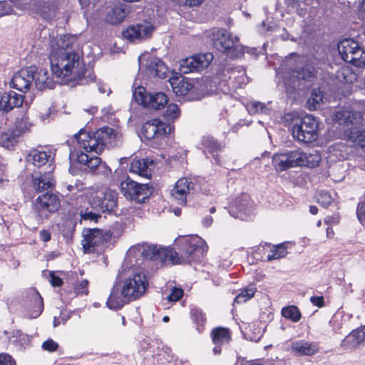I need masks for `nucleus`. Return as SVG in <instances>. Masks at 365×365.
I'll use <instances>...</instances> for the list:
<instances>
[{"label": "nucleus", "mask_w": 365, "mask_h": 365, "mask_svg": "<svg viewBox=\"0 0 365 365\" xmlns=\"http://www.w3.org/2000/svg\"><path fill=\"white\" fill-rule=\"evenodd\" d=\"M334 119L339 125L348 128V135L351 141H361L365 138V128L362 126L363 119L360 112L341 109L335 112Z\"/></svg>", "instance_id": "39448f33"}, {"label": "nucleus", "mask_w": 365, "mask_h": 365, "mask_svg": "<svg viewBox=\"0 0 365 365\" xmlns=\"http://www.w3.org/2000/svg\"><path fill=\"white\" fill-rule=\"evenodd\" d=\"M13 6L12 0L0 1V16L11 14L14 11Z\"/></svg>", "instance_id": "603ef678"}, {"label": "nucleus", "mask_w": 365, "mask_h": 365, "mask_svg": "<svg viewBox=\"0 0 365 365\" xmlns=\"http://www.w3.org/2000/svg\"><path fill=\"white\" fill-rule=\"evenodd\" d=\"M33 186L38 191H43L52 187L54 185V180L51 170L41 173H36L32 175Z\"/></svg>", "instance_id": "a878e982"}, {"label": "nucleus", "mask_w": 365, "mask_h": 365, "mask_svg": "<svg viewBox=\"0 0 365 365\" xmlns=\"http://www.w3.org/2000/svg\"><path fill=\"white\" fill-rule=\"evenodd\" d=\"M146 66L151 74H153L160 78H164L167 76V66L160 58L157 57H150L147 62Z\"/></svg>", "instance_id": "7c9ffc66"}, {"label": "nucleus", "mask_w": 365, "mask_h": 365, "mask_svg": "<svg viewBox=\"0 0 365 365\" xmlns=\"http://www.w3.org/2000/svg\"><path fill=\"white\" fill-rule=\"evenodd\" d=\"M24 100V96L13 91L4 92L0 95V111L8 113L16 107H20Z\"/></svg>", "instance_id": "412c9836"}, {"label": "nucleus", "mask_w": 365, "mask_h": 365, "mask_svg": "<svg viewBox=\"0 0 365 365\" xmlns=\"http://www.w3.org/2000/svg\"><path fill=\"white\" fill-rule=\"evenodd\" d=\"M77 160L79 163L87 165L95 173L102 163L100 158L91 156L83 151L77 154Z\"/></svg>", "instance_id": "72a5a7b5"}, {"label": "nucleus", "mask_w": 365, "mask_h": 365, "mask_svg": "<svg viewBox=\"0 0 365 365\" xmlns=\"http://www.w3.org/2000/svg\"><path fill=\"white\" fill-rule=\"evenodd\" d=\"M125 11L122 5L107 7L105 10L104 21L110 24H117L123 21Z\"/></svg>", "instance_id": "cd10ccee"}, {"label": "nucleus", "mask_w": 365, "mask_h": 365, "mask_svg": "<svg viewBox=\"0 0 365 365\" xmlns=\"http://www.w3.org/2000/svg\"><path fill=\"white\" fill-rule=\"evenodd\" d=\"M337 79L344 83H353L357 79V75L348 66L341 68L336 73Z\"/></svg>", "instance_id": "c9c22d12"}, {"label": "nucleus", "mask_w": 365, "mask_h": 365, "mask_svg": "<svg viewBox=\"0 0 365 365\" xmlns=\"http://www.w3.org/2000/svg\"><path fill=\"white\" fill-rule=\"evenodd\" d=\"M359 14L363 19H365V0H362L359 4Z\"/></svg>", "instance_id": "69168bd1"}, {"label": "nucleus", "mask_w": 365, "mask_h": 365, "mask_svg": "<svg viewBox=\"0 0 365 365\" xmlns=\"http://www.w3.org/2000/svg\"><path fill=\"white\" fill-rule=\"evenodd\" d=\"M41 347L45 351L53 352L58 349V344L52 339H48L42 344Z\"/></svg>", "instance_id": "5fc2aeb1"}, {"label": "nucleus", "mask_w": 365, "mask_h": 365, "mask_svg": "<svg viewBox=\"0 0 365 365\" xmlns=\"http://www.w3.org/2000/svg\"><path fill=\"white\" fill-rule=\"evenodd\" d=\"M190 314L192 320L197 325V329L199 332H201L206 322L205 314L202 309L195 307L191 309Z\"/></svg>", "instance_id": "58836bf2"}, {"label": "nucleus", "mask_w": 365, "mask_h": 365, "mask_svg": "<svg viewBox=\"0 0 365 365\" xmlns=\"http://www.w3.org/2000/svg\"><path fill=\"white\" fill-rule=\"evenodd\" d=\"M356 215L359 220L365 225V201H361L358 204Z\"/></svg>", "instance_id": "6e6d98bb"}, {"label": "nucleus", "mask_w": 365, "mask_h": 365, "mask_svg": "<svg viewBox=\"0 0 365 365\" xmlns=\"http://www.w3.org/2000/svg\"><path fill=\"white\" fill-rule=\"evenodd\" d=\"M153 31L154 26L152 24L148 21H144L142 24H137L129 26L123 31V36L125 38L133 41L149 38Z\"/></svg>", "instance_id": "f3484780"}, {"label": "nucleus", "mask_w": 365, "mask_h": 365, "mask_svg": "<svg viewBox=\"0 0 365 365\" xmlns=\"http://www.w3.org/2000/svg\"><path fill=\"white\" fill-rule=\"evenodd\" d=\"M255 292V286L250 284L246 287L237 296H236L235 302L238 304L245 302L254 296Z\"/></svg>", "instance_id": "c03bdc74"}, {"label": "nucleus", "mask_w": 365, "mask_h": 365, "mask_svg": "<svg viewBox=\"0 0 365 365\" xmlns=\"http://www.w3.org/2000/svg\"><path fill=\"white\" fill-rule=\"evenodd\" d=\"M34 76V82L38 90L42 91L46 88H53L54 82L46 69L41 68L38 71L36 70Z\"/></svg>", "instance_id": "c85d7f7f"}, {"label": "nucleus", "mask_w": 365, "mask_h": 365, "mask_svg": "<svg viewBox=\"0 0 365 365\" xmlns=\"http://www.w3.org/2000/svg\"><path fill=\"white\" fill-rule=\"evenodd\" d=\"M0 365H16L14 359L8 354H0Z\"/></svg>", "instance_id": "4d7b16f0"}, {"label": "nucleus", "mask_w": 365, "mask_h": 365, "mask_svg": "<svg viewBox=\"0 0 365 365\" xmlns=\"http://www.w3.org/2000/svg\"><path fill=\"white\" fill-rule=\"evenodd\" d=\"M50 283L53 287H60L63 284V280L59 277L56 276L53 272H51Z\"/></svg>", "instance_id": "e2e57ef3"}, {"label": "nucleus", "mask_w": 365, "mask_h": 365, "mask_svg": "<svg viewBox=\"0 0 365 365\" xmlns=\"http://www.w3.org/2000/svg\"><path fill=\"white\" fill-rule=\"evenodd\" d=\"M170 85L173 92L178 96H186L193 88V85L185 78L173 80Z\"/></svg>", "instance_id": "473e14b6"}, {"label": "nucleus", "mask_w": 365, "mask_h": 365, "mask_svg": "<svg viewBox=\"0 0 365 365\" xmlns=\"http://www.w3.org/2000/svg\"><path fill=\"white\" fill-rule=\"evenodd\" d=\"M292 135L299 142H313L318 138V123L312 115H305L293 125Z\"/></svg>", "instance_id": "1a4fd4ad"}, {"label": "nucleus", "mask_w": 365, "mask_h": 365, "mask_svg": "<svg viewBox=\"0 0 365 365\" xmlns=\"http://www.w3.org/2000/svg\"><path fill=\"white\" fill-rule=\"evenodd\" d=\"M180 109L176 104H169L165 113L164 117L168 120H175L180 116Z\"/></svg>", "instance_id": "de8ad7c7"}, {"label": "nucleus", "mask_w": 365, "mask_h": 365, "mask_svg": "<svg viewBox=\"0 0 365 365\" xmlns=\"http://www.w3.org/2000/svg\"><path fill=\"white\" fill-rule=\"evenodd\" d=\"M341 346L344 349H355L359 347L360 344L350 333L341 341Z\"/></svg>", "instance_id": "09e8293b"}, {"label": "nucleus", "mask_w": 365, "mask_h": 365, "mask_svg": "<svg viewBox=\"0 0 365 365\" xmlns=\"http://www.w3.org/2000/svg\"><path fill=\"white\" fill-rule=\"evenodd\" d=\"M230 334L228 329L217 327L212 331V340L215 345L213 348V352L219 354L221 352L220 346L230 340Z\"/></svg>", "instance_id": "bb28decb"}, {"label": "nucleus", "mask_w": 365, "mask_h": 365, "mask_svg": "<svg viewBox=\"0 0 365 365\" xmlns=\"http://www.w3.org/2000/svg\"><path fill=\"white\" fill-rule=\"evenodd\" d=\"M208 250L205 241L198 236H191L182 240L180 255L170 247H158L154 245H138L131 247L128 255L135 257L141 256L145 259L172 264L190 263L202 257Z\"/></svg>", "instance_id": "f03ea898"}, {"label": "nucleus", "mask_w": 365, "mask_h": 365, "mask_svg": "<svg viewBox=\"0 0 365 365\" xmlns=\"http://www.w3.org/2000/svg\"><path fill=\"white\" fill-rule=\"evenodd\" d=\"M113 135L114 130L113 128L103 127L93 133H87L81 129L75 134L74 138L80 148H83L85 152H95L99 154L108 143H110Z\"/></svg>", "instance_id": "20e7f679"}, {"label": "nucleus", "mask_w": 365, "mask_h": 365, "mask_svg": "<svg viewBox=\"0 0 365 365\" xmlns=\"http://www.w3.org/2000/svg\"><path fill=\"white\" fill-rule=\"evenodd\" d=\"M153 187L148 184L136 182L127 178L120 182V192L125 198L137 202H144L153 192Z\"/></svg>", "instance_id": "9d476101"}, {"label": "nucleus", "mask_w": 365, "mask_h": 365, "mask_svg": "<svg viewBox=\"0 0 365 365\" xmlns=\"http://www.w3.org/2000/svg\"><path fill=\"white\" fill-rule=\"evenodd\" d=\"M37 4L38 5L34 7L33 13L38 14L47 21L54 19L59 4L56 0H37Z\"/></svg>", "instance_id": "aec40b11"}, {"label": "nucleus", "mask_w": 365, "mask_h": 365, "mask_svg": "<svg viewBox=\"0 0 365 365\" xmlns=\"http://www.w3.org/2000/svg\"><path fill=\"white\" fill-rule=\"evenodd\" d=\"M251 212L252 202L247 194L242 195L241 198L236 201L235 205L230 210V213L232 217L241 220H248L250 219Z\"/></svg>", "instance_id": "6ab92c4d"}, {"label": "nucleus", "mask_w": 365, "mask_h": 365, "mask_svg": "<svg viewBox=\"0 0 365 365\" xmlns=\"http://www.w3.org/2000/svg\"><path fill=\"white\" fill-rule=\"evenodd\" d=\"M183 295V291L180 288L173 287L170 294L167 297V299L170 302H177Z\"/></svg>", "instance_id": "864d4df0"}, {"label": "nucleus", "mask_w": 365, "mask_h": 365, "mask_svg": "<svg viewBox=\"0 0 365 365\" xmlns=\"http://www.w3.org/2000/svg\"><path fill=\"white\" fill-rule=\"evenodd\" d=\"M148 287V282L145 274L133 272L114 285L106 304L109 309L117 310L125 304L143 296Z\"/></svg>", "instance_id": "7ed1b4c3"}, {"label": "nucleus", "mask_w": 365, "mask_h": 365, "mask_svg": "<svg viewBox=\"0 0 365 365\" xmlns=\"http://www.w3.org/2000/svg\"><path fill=\"white\" fill-rule=\"evenodd\" d=\"M202 144L205 149L212 155L216 163L220 165L221 160L217 152L222 150V144L211 136H204L202 139Z\"/></svg>", "instance_id": "2f4dec72"}, {"label": "nucleus", "mask_w": 365, "mask_h": 365, "mask_svg": "<svg viewBox=\"0 0 365 365\" xmlns=\"http://www.w3.org/2000/svg\"><path fill=\"white\" fill-rule=\"evenodd\" d=\"M282 314L284 317L289 319L294 322H299L302 317L299 309L294 305L284 307L282 309Z\"/></svg>", "instance_id": "a19ab883"}, {"label": "nucleus", "mask_w": 365, "mask_h": 365, "mask_svg": "<svg viewBox=\"0 0 365 365\" xmlns=\"http://www.w3.org/2000/svg\"><path fill=\"white\" fill-rule=\"evenodd\" d=\"M36 71L35 66L21 69L14 75L11 81V86L23 93L28 91L34 83Z\"/></svg>", "instance_id": "2eb2a0df"}, {"label": "nucleus", "mask_w": 365, "mask_h": 365, "mask_svg": "<svg viewBox=\"0 0 365 365\" xmlns=\"http://www.w3.org/2000/svg\"><path fill=\"white\" fill-rule=\"evenodd\" d=\"M154 161L149 158L133 159L129 171L140 176L149 178L151 176L152 168Z\"/></svg>", "instance_id": "5701e85b"}, {"label": "nucleus", "mask_w": 365, "mask_h": 365, "mask_svg": "<svg viewBox=\"0 0 365 365\" xmlns=\"http://www.w3.org/2000/svg\"><path fill=\"white\" fill-rule=\"evenodd\" d=\"M96 174L103 175L108 178L111 175V169L105 163H101L99 168L96 172Z\"/></svg>", "instance_id": "13d9d810"}, {"label": "nucleus", "mask_w": 365, "mask_h": 365, "mask_svg": "<svg viewBox=\"0 0 365 365\" xmlns=\"http://www.w3.org/2000/svg\"><path fill=\"white\" fill-rule=\"evenodd\" d=\"M293 75L294 77L299 80H304L308 82H312L316 78L314 69L309 66L294 71Z\"/></svg>", "instance_id": "4c0bfd02"}, {"label": "nucleus", "mask_w": 365, "mask_h": 365, "mask_svg": "<svg viewBox=\"0 0 365 365\" xmlns=\"http://www.w3.org/2000/svg\"><path fill=\"white\" fill-rule=\"evenodd\" d=\"M213 45L218 51L225 53L232 58H240L244 54V47L239 43V38L223 29L212 32Z\"/></svg>", "instance_id": "423d86ee"}, {"label": "nucleus", "mask_w": 365, "mask_h": 365, "mask_svg": "<svg viewBox=\"0 0 365 365\" xmlns=\"http://www.w3.org/2000/svg\"><path fill=\"white\" fill-rule=\"evenodd\" d=\"M339 222V218L338 217H327L325 219H324V222L327 223V224H336V223H338Z\"/></svg>", "instance_id": "774afa93"}, {"label": "nucleus", "mask_w": 365, "mask_h": 365, "mask_svg": "<svg viewBox=\"0 0 365 365\" xmlns=\"http://www.w3.org/2000/svg\"><path fill=\"white\" fill-rule=\"evenodd\" d=\"M173 130L170 124L165 123L158 119H153L145 123L141 128V138L147 140L167 136Z\"/></svg>", "instance_id": "4468645a"}, {"label": "nucleus", "mask_w": 365, "mask_h": 365, "mask_svg": "<svg viewBox=\"0 0 365 365\" xmlns=\"http://www.w3.org/2000/svg\"><path fill=\"white\" fill-rule=\"evenodd\" d=\"M290 350L298 356H312L319 351V344L315 341L297 340L291 343Z\"/></svg>", "instance_id": "4be33fe9"}, {"label": "nucleus", "mask_w": 365, "mask_h": 365, "mask_svg": "<svg viewBox=\"0 0 365 365\" xmlns=\"http://www.w3.org/2000/svg\"><path fill=\"white\" fill-rule=\"evenodd\" d=\"M88 282L86 279H83L79 282L76 287V292L78 294H87L88 293Z\"/></svg>", "instance_id": "052dcab7"}, {"label": "nucleus", "mask_w": 365, "mask_h": 365, "mask_svg": "<svg viewBox=\"0 0 365 365\" xmlns=\"http://www.w3.org/2000/svg\"><path fill=\"white\" fill-rule=\"evenodd\" d=\"M212 53H197L180 61V71L182 73L198 72L209 66L213 61Z\"/></svg>", "instance_id": "ddd939ff"}, {"label": "nucleus", "mask_w": 365, "mask_h": 365, "mask_svg": "<svg viewBox=\"0 0 365 365\" xmlns=\"http://www.w3.org/2000/svg\"><path fill=\"white\" fill-rule=\"evenodd\" d=\"M333 201L330 193L327 191H320L317 195V202L323 207H328Z\"/></svg>", "instance_id": "8fccbe9b"}, {"label": "nucleus", "mask_w": 365, "mask_h": 365, "mask_svg": "<svg viewBox=\"0 0 365 365\" xmlns=\"http://www.w3.org/2000/svg\"><path fill=\"white\" fill-rule=\"evenodd\" d=\"M192 190H194V183L187 178H182L176 182L170 193L177 204L185 206Z\"/></svg>", "instance_id": "dca6fc26"}, {"label": "nucleus", "mask_w": 365, "mask_h": 365, "mask_svg": "<svg viewBox=\"0 0 365 365\" xmlns=\"http://www.w3.org/2000/svg\"><path fill=\"white\" fill-rule=\"evenodd\" d=\"M338 51L344 61L356 67L365 66V50L357 41L344 39L338 44Z\"/></svg>", "instance_id": "0eeeda50"}, {"label": "nucleus", "mask_w": 365, "mask_h": 365, "mask_svg": "<svg viewBox=\"0 0 365 365\" xmlns=\"http://www.w3.org/2000/svg\"><path fill=\"white\" fill-rule=\"evenodd\" d=\"M351 334L355 338V339L358 341V343L361 345L365 342V325L361 326L360 327L353 330Z\"/></svg>", "instance_id": "3c124183"}, {"label": "nucleus", "mask_w": 365, "mask_h": 365, "mask_svg": "<svg viewBox=\"0 0 365 365\" xmlns=\"http://www.w3.org/2000/svg\"><path fill=\"white\" fill-rule=\"evenodd\" d=\"M21 132L19 130L8 129L0 133V145L4 148L13 146L20 137Z\"/></svg>", "instance_id": "f704fd0d"}, {"label": "nucleus", "mask_w": 365, "mask_h": 365, "mask_svg": "<svg viewBox=\"0 0 365 365\" xmlns=\"http://www.w3.org/2000/svg\"><path fill=\"white\" fill-rule=\"evenodd\" d=\"M60 207V197L50 192L38 196L34 202V211L41 220L48 218L51 214L57 212Z\"/></svg>", "instance_id": "9b49d317"}, {"label": "nucleus", "mask_w": 365, "mask_h": 365, "mask_svg": "<svg viewBox=\"0 0 365 365\" xmlns=\"http://www.w3.org/2000/svg\"><path fill=\"white\" fill-rule=\"evenodd\" d=\"M272 163L277 171L297 166V150L275 153L272 157Z\"/></svg>", "instance_id": "a211bd4d"}, {"label": "nucleus", "mask_w": 365, "mask_h": 365, "mask_svg": "<svg viewBox=\"0 0 365 365\" xmlns=\"http://www.w3.org/2000/svg\"><path fill=\"white\" fill-rule=\"evenodd\" d=\"M40 237L43 242H48L51 240V233L45 230L40 232Z\"/></svg>", "instance_id": "0e129e2a"}, {"label": "nucleus", "mask_w": 365, "mask_h": 365, "mask_svg": "<svg viewBox=\"0 0 365 365\" xmlns=\"http://www.w3.org/2000/svg\"><path fill=\"white\" fill-rule=\"evenodd\" d=\"M31 297L33 302L34 303V310L30 315L31 318H36L38 317L43 311V299L39 294V293L36 291H32Z\"/></svg>", "instance_id": "37998d69"}, {"label": "nucleus", "mask_w": 365, "mask_h": 365, "mask_svg": "<svg viewBox=\"0 0 365 365\" xmlns=\"http://www.w3.org/2000/svg\"><path fill=\"white\" fill-rule=\"evenodd\" d=\"M287 254V247L285 244L281 243L277 245H274L271 250V253L267 257V261L278 259L284 257Z\"/></svg>", "instance_id": "79ce46f5"}, {"label": "nucleus", "mask_w": 365, "mask_h": 365, "mask_svg": "<svg viewBox=\"0 0 365 365\" xmlns=\"http://www.w3.org/2000/svg\"><path fill=\"white\" fill-rule=\"evenodd\" d=\"M74 38L62 35L46 40L53 74L57 77L71 76L70 80L82 83L86 69L78 52L73 49Z\"/></svg>", "instance_id": "f257e3e1"}, {"label": "nucleus", "mask_w": 365, "mask_h": 365, "mask_svg": "<svg viewBox=\"0 0 365 365\" xmlns=\"http://www.w3.org/2000/svg\"><path fill=\"white\" fill-rule=\"evenodd\" d=\"M247 110L251 115H255L258 113H266L267 108L264 104L258 101L250 102L247 105Z\"/></svg>", "instance_id": "a18cd8bd"}, {"label": "nucleus", "mask_w": 365, "mask_h": 365, "mask_svg": "<svg viewBox=\"0 0 365 365\" xmlns=\"http://www.w3.org/2000/svg\"><path fill=\"white\" fill-rule=\"evenodd\" d=\"M148 94L143 87H138L133 91V98L136 103L145 107Z\"/></svg>", "instance_id": "49530a36"}, {"label": "nucleus", "mask_w": 365, "mask_h": 365, "mask_svg": "<svg viewBox=\"0 0 365 365\" xmlns=\"http://www.w3.org/2000/svg\"><path fill=\"white\" fill-rule=\"evenodd\" d=\"M323 101L322 92L319 88L313 89L311 93L310 97L307 100V104L311 110H316L320 108Z\"/></svg>", "instance_id": "e433bc0d"}, {"label": "nucleus", "mask_w": 365, "mask_h": 365, "mask_svg": "<svg viewBox=\"0 0 365 365\" xmlns=\"http://www.w3.org/2000/svg\"><path fill=\"white\" fill-rule=\"evenodd\" d=\"M118 192L106 188L96 190L89 197L91 206L102 212H115L118 206Z\"/></svg>", "instance_id": "6e6552de"}, {"label": "nucleus", "mask_w": 365, "mask_h": 365, "mask_svg": "<svg viewBox=\"0 0 365 365\" xmlns=\"http://www.w3.org/2000/svg\"><path fill=\"white\" fill-rule=\"evenodd\" d=\"M310 302L318 307H322L324 305V299L322 296H312Z\"/></svg>", "instance_id": "680f3d73"}, {"label": "nucleus", "mask_w": 365, "mask_h": 365, "mask_svg": "<svg viewBox=\"0 0 365 365\" xmlns=\"http://www.w3.org/2000/svg\"><path fill=\"white\" fill-rule=\"evenodd\" d=\"M297 166H306L314 168L319 165L322 158L317 150H309L304 152L300 149L297 150Z\"/></svg>", "instance_id": "393cba45"}, {"label": "nucleus", "mask_w": 365, "mask_h": 365, "mask_svg": "<svg viewBox=\"0 0 365 365\" xmlns=\"http://www.w3.org/2000/svg\"><path fill=\"white\" fill-rule=\"evenodd\" d=\"M14 7L22 11L34 12V7L38 6L37 0H12Z\"/></svg>", "instance_id": "ea45409f"}, {"label": "nucleus", "mask_w": 365, "mask_h": 365, "mask_svg": "<svg viewBox=\"0 0 365 365\" xmlns=\"http://www.w3.org/2000/svg\"><path fill=\"white\" fill-rule=\"evenodd\" d=\"M81 217L83 220H89L91 221L97 222V220L98 217H101V215L94 212H92L91 211H84L81 214Z\"/></svg>", "instance_id": "bf43d9fd"}, {"label": "nucleus", "mask_w": 365, "mask_h": 365, "mask_svg": "<svg viewBox=\"0 0 365 365\" xmlns=\"http://www.w3.org/2000/svg\"><path fill=\"white\" fill-rule=\"evenodd\" d=\"M27 162L36 167L41 168L46 164L51 168L53 157L50 151L34 149L27 155Z\"/></svg>", "instance_id": "b1692460"}, {"label": "nucleus", "mask_w": 365, "mask_h": 365, "mask_svg": "<svg viewBox=\"0 0 365 365\" xmlns=\"http://www.w3.org/2000/svg\"><path fill=\"white\" fill-rule=\"evenodd\" d=\"M213 222L212 217L211 216H205L202 220V224L205 227H210Z\"/></svg>", "instance_id": "338daca9"}, {"label": "nucleus", "mask_w": 365, "mask_h": 365, "mask_svg": "<svg viewBox=\"0 0 365 365\" xmlns=\"http://www.w3.org/2000/svg\"><path fill=\"white\" fill-rule=\"evenodd\" d=\"M145 108L160 110L163 108L168 103L167 95L163 92L155 93H149L147 96Z\"/></svg>", "instance_id": "c756f323"}, {"label": "nucleus", "mask_w": 365, "mask_h": 365, "mask_svg": "<svg viewBox=\"0 0 365 365\" xmlns=\"http://www.w3.org/2000/svg\"><path fill=\"white\" fill-rule=\"evenodd\" d=\"M83 239L81 241L85 253H93L98 251V247L111 238L109 232L98 228L84 229L82 232Z\"/></svg>", "instance_id": "f8f14e48"}]
</instances>
